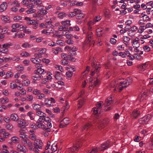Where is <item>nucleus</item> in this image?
I'll use <instances>...</instances> for the list:
<instances>
[{
    "label": "nucleus",
    "mask_w": 153,
    "mask_h": 153,
    "mask_svg": "<svg viewBox=\"0 0 153 153\" xmlns=\"http://www.w3.org/2000/svg\"><path fill=\"white\" fill-rule=\"evenodd\" d=\"M21 25L18 24H13L12 25V29L11 31L12 32H16L17 31V28H19Z\"/></svg>",
    "instance_id": "nucleus-28"
},
{
    "label": "nucleus",
    "mask_w": 153,
    "mask_h": 153,
    "mask_svg": "<svg viewBox=\"0 0 153 153\" xmlns=\"http://www.w3.org/2000/svg\"><path fill=\"white\" fill-rule=\"evenodd\" d=\"M0 50L3 53L7 54L8 53L7 48L6 47H4V44L2 45V47L0 49Z\"/></svg>",
    "instance_id": "nucleus-32"
},
{
    "label": "nucleus",
    "mask_w": 153,
    "mask_h": 153,
    "mask_svg": "<svg viewBox=\"0 0 153 153\" xmlns=\"http://www.w3.org/2000/svg\"><path fill=\"white\" fill-rule=\"evenodd\" d=\"M67 15L65 13L63 12L59 13L58 14V17L60 19H62L66 17Z\"/></svg>",
    "instance_id": "nucleus-36"
},
{
    "label": "nucleus",
    "mask_w": 153,
    "mask_h": 153,
    "mask_svg": "<svg viewBox=\"0 0 153 153\" xmlns=\"http://www.w3.org/2000/svg\"><path fill=\"white\" fill-rule=\"evenodd\" d=\"M19 132V136L20 137L22 138L21 140L22 142L23 143L24 142V141H25L28 139L29 136L28 135L26 134L24 131L22 130H20Z\"/></svg>",
    "instance_id": "nucleus-7"
},
{
    "label": "nucleus",
    "mask_w": 153,
    "mask_h": 153,
    "mask_svg": "<svg viewBox=\"0 0 153 153\" xmlns=\"http://www.w3.org/2000/svg\"><path fill=\"white\" fill-rule=\"evenodd\" d=\"M13 75V74L12 72L10 71H7L6 74V78H5L7 79L11 77Z\"/></svg>",
    "instance_id": "nucleus-51"
},
{
    "label": "nucleus",
    "mask_w": 153,
    "mask_h": 153,
    "mask_svg": "<svg viewBox=\"0 0 153 153\" xmlns=\"http://www.w3.org/2000/svg\"><path fill=\"white\" fill-rule=\"evenodd\" d=\"M22 17L19 16H15L13 18V20L15 22H17L19 20H22Z\"/></svg>",
    "instance_id": "nucleus-48"
},
{
    "label": "nucleus",
    "mask_w": 153,
    "mask_h": 153,
    "mask_svg": "<svg viewBox=\"0 0 153 153\" xmlns=\"http://www.w3.org/2000/svg\"><path fill=\"white\" fill-rule=\"evenodd\" d=\"M18 127L23 128L25 127L26 126H27L28 124L25 125V121L23 119H21L18 122Z\"/></svg>",
    "instance_id": "nucleus-19"
},
{
    "label": "nucleus",
    "mask_w": 153,
    "mask_h": 153,
    "mask_svg": "<svg viewBox=\"0 0 153 153\" xmlns=\"http://www.w3.org/2000/svg\"><path fill=\"white\" fill-rule=\"evenodd\" d=\"M47 73L44 69L39 68V78L45 77Z\"/></svg>",
    "instance_id": "nucleus-13"
},
{
    "label": "nucleus",
    "mask_w": 153,
    "mask_h": 153,
    "mask_svg": "<svg viewBox=\"0 0 153 153\" xmlns=\"http://www.w3.org/2000/svg\"><path fill=\"white\" fill-rule=\"evenodd\" d=\"M147 97L146 96L145 94L143 93L140 94L138 98V100L140 101V102H144L146 100Z\"/></svg>",
    "instance_id": "nucleus-22"
},
{
    "label": "nucleus",
    "mask_w": 153,
    "mask_h": 153,
    "mask_svg": "<svg viewBox=\"0 0 153 153\" xmlns=\"http://www.w3.org/2000/svg\"><path fill=\"white\" fill-rule=\"evenodd\" d=\"M45 114L39 111V128L45 127Z\"/></svg>",
    "instance_id": "nucleus-4"
},
{
    "label": "nucleus",
    "mask_w": 153,
    "mask_h": 153,
    "mask_svg": "<svg viewBox=\"0 0 153 153\" xmlns=\"http://www.w3.org/2000/svg\"><path fill=\"white\" fill-rule=\"evenodd\" d=\"M146 28L145 25H141L139 27V29L138 30V32L140 33H142L143 32L144 30Z\"/></svg>",
    "instance_id": "nucleus-38"
},
{
    "label": "nucleus",
    "mask_w": 153,
    "mask_h": 153,
    "mask_svg": "<svg viewBox=\"0 0 153 153\" xmlns=\"http://www.w3.org/2000/svg\"><path fill=\"white\" fill-rule=\"evenodd\" d=\"M32 5L31 6V8L27 10L26 12L28 14L33 13L35 12V10L32 8Z\"/></svg>",
    "instance_id": "nucleus-56"
},
{
    "label": "nucleus",
    "mask_w": 153,
    "mask_h": 153,
    "mask_svg": "<svg viewBox=\"0 0 153 153\" xmlns=\"http://www.w3.org/2000/svg\"><path fill=\"white\" fill-rule=\"evenodd\" d=\"M38 54L36 53L34 55V57L31 59V60L34 63L36 64V67H38L37 66L38 62Z\"/></svg>",
    "instance_id": "nucleus-23"
},
{
    "label": "nucleus",
    "mask_w": 153,
    "mask_h": 153,
    "mask_svg": "<svg viewBox=\"0 0 153 153\" xmlns=\"http://www.w3.org/2000/svg\"><path fill=\"white\" fill-rule=\"evenodd\" d=\"M7 7V3L3 2L0 5V12H2L6 10Z\"/></svg>",
    "instance_id": "nucleus-24"
},
{
    "label": "nucleus",
    "mask_w": 153,
    "mask_h": 153,
    "mask_svg": "<svg viewBox=\"0 0 153 153\" xmlns=\"http://www.w3.org/2000/svg\"><path fill=\"white\" fill-rule=\"evenodd\" d=\"M65 42L68 45H72L74 43V41L71 39H68L66 40Z\"/></svg>",
    "instance_id": "nucleus-61"
},
{
    "label": "nucleus",
    "mask_w": 153,
    "mask_h": 153,
    "mask_svg": "<svg viewBox=\"0 0 153 153\" xmlns=\"http://www.w3.org/2000/svg\"><path fill=\"white\" fill-rule=\"evenodd\" d=\"M25 35L24 33H16L15 35L13 38H23Z\"/></svg>",
    "instance_id": "nucleus-33"
},
{
    "label": "nucleus",
    "mask_w": 153,
    "mask_h": 153,
    "mask_svg": "<svg viewBox=\"0 0 153 153\" xmlns=\"http://www.w3.org/2000/svg\"><path fill=\"white\" fill-rule=\"evenodd\" d=\"M129 85V82L128 80H126L123 81H120L118 80L115 82H112L110 86L113 88V90L115 91H116L117 88L119 89V91H121L124 87H126Z\"/></svg>",
    "instance_id": "nucleus-1"
},
{
    "label": "nucleus",
    "mask_w": 153,
    "mask_h": 153,
    "mask_svg": "<svg viewBox=\"0 0 153 153\" xmlns=\"http://www.w3.org/2000/svg\"><path fill=\"white\" fill-rule=\"evenodd\" d=\"M20 55L23 57H27L30 55L28 53L25 52L22 53Z\"/></svg>",
    "instance_id": "nucleus-62"
},
{
    "label": "nucleus",
    "mask_w": 153,
    "mask_h": 153,
    "mask_svg": "<svg viewBox=\"0 0 153 153\" xmlns=\"http://www.w3.org/2000/svg\"><path fill=\"white\" fill-rule=\"evenodd\" d=\"M61 56L64 59H70L71 58V56H67V55L65 53H62Z\"/></svg>",
    "instance_id": "nucleus-53"
},
{
    "label": "nucleus",
    "mask_w": 153,
    "mask_h": 153,
    "mask_svg": "<svg viewBox=\"0 0 153 153\" xmlns=\"http://www.w3.org/2000/svg\"><path fill=\"white\" fill-rule=\"evenodd\" d=\"M22 85L28 86L30 84V81L28 79H26L22 81Z\"/></svg>",
    "instance_id": "nucleus-42"
},
{
    "label": "nucleus",
    "mask_w": 153,
    "mask_h": 153,
    "mask_svg": "<svg viewBox=\"0 0 153 153\" xmlns=\"http://www.w3.org/2000/svg\"><path fill=\"white\" fill-rule=\"evenodd\" d=\"M11 120L14 121H17L19 120V118L17 115L16 114H11L10 116Z\"/></svg>",
    "instance_id": "nucleus-27"
},
{
    "label": "nucleus",
    "mask_w": 153,
    "mask_h": 153,
    "mask_svg": "<svg viewBox=\"0 0 153 153\" xmlns=\"http://www.w3.org/2000/svg\"><path fill=\"white\" fill-rule=\"evenodd\" d=\"M134 58H136L137 59H140L141 57V55L138 53H135L134 54Z\"/></svg>",
    "instance_id": "nucleus-63"
},
{
    "label": "nucleus",
    "mask_w": 153,
    "mask_h": 153,
    "mask_svg": "<svg viewBox=\"0 0 153 153\" xmlns=\"http://www.w3.org/2000/svg\"><path fill=\"white\" fill-rule=\"evenodd\" d=\"M98 122V127L102 128H103L107 123L106 120H99Z\"/></svg>",
    "instance_id": "nucleus-17"
},
{
    "label": "nucleus",
    "mask_w": 153,
    "mask_h": 153,
    "mask_svg": "<svg viewBox=\"0 0 153 153\" xmlns=\"http://www.w3.org/2000/svg\"><path fill=\"white\" fill-rule=\"evenodd\" d=\"M109 147L108 142H106L104 143L99 148V150L100 151L104 150Z\"/></svg>",
    "instance_id": "nucleus-26"
},
{
    "label": "nucleus",
    "mask_w": 153,
    "mask_h": 153,
    "mask_svg": "<svg viewBox=\"0 0 153 153\" xmlns=\"http://www.w3.org/2000/svg\"><path fill=\"white\" fill-rule=\"evenodd\" d=\"M45 102L47 106L51 107L55 103V100L53 98L51 97L45 99Z\"/></svg>",
    "instance_id": "nucleus-6"
},
{
    "label": "nucleus",
    "mask_w": 153,
    "mask_h": 153,
    "mask_svg": "<svg viewBox=\"0 0 153 153\" xmlns=\"http://www.w3.org/2000/svg\"><path fill=\"white\" fill-rule=\"evenodd\" d=\"M34 114L32 111H29L27 113V115L29 116L30 119L31 120H33L34 118V116L33 115Z\"/></svg>",
    "instance_id": "nucleus-52"
},
{
    "label": "nucleus",
    "mask_w": 153,
    "mask_h": 153,
    "mask_svg": "<svg viewBox=\"0 0 153 153\" xmlns=\"http://www.w3.org/2000/svg\"><path fill=\"white\" fill-rule=\"evenodd\" d=\"M92 66L93 68H95V70L92 71L91 72V75H93L94 73L97 72H98L101 68V67L100 66H98V64H95V63L94 62L92 64Z\"/></svg>",
    "instance_id": "nucleus-10"
},
{
    "label": "nucleus",
    "mask_w": 153,
    "mask_h": 153,
    "mask_svg": "<svg viewBox=\"0 0 153 153\" xmlns=\"http://www.w3.org/2000/svg\"><path fill=\"white\" fill-rule=\"evenodd\" d=\"M141 112L140 110L138 109L134 110L133 111L131 116L134 118H136L139 117Z\"/></svg>",
    "instance_id": "nucleus-14"
},
{
    "label": "nucleus",
    "mask_w": 153,
    "mask_h": 153,
    "mask_svg": "<svg viewBox=\"0 0 153 153\" xmlns=\"http://www.w3.org/2000/svg\"><path fill=\"white\" fill-rule=\"evenodd\" d=\"M84 103V101L83 99L79 100L78 104V107L79 108H81Z\"/></svg>",
    "instance_id": "nucleus-59"
},
{
    "label": "nucleus",
    "mask_w": 153,
    "mask_h": 153,
    "mask_svg": "<svg viewBox=\"0 0 153 153\" xmlns=\"http://www.w3.org/2000/svg\"><path fill=\"white\" fill-rule=\"evenodd\" d=\"M36 136L34 134L30 135V139L33 140H34L35 142L37 141L36 140Z\"/></svg>",
    "instance_id": "nucleus-54"
},
{
    "label": "nucleus",
    "mask_w": 153,
    "mask_h": 153,
    "mask_svg": "<svg viewBox=\"0 0 153 153\" xmlns=\"http://www.w3.org/2000/svg\"><path fill=\"white\" fill-rule=\"evenodd\" d=\"M8 147L5 145H3L2 146V152H1L3 153H9V152L7 149Z\"/></svg>",
    "instance_id": "nucleus-37"
},
{
    "label": "nucleus",
    "mask_w": 153,
    "mask_h": 153,
    "mask_svg": "<svg viewBox=\"0 0 153 153\" xmlns=\"http://www.w3.org/2000/svg\"><path fill=\"white\" fill-rule=\"evenodd\" d=\"M36 141L34 143V145L33 146L34 148L33 147L32 143L31 141L29 140L28 139L24 141V142L22 143L24 145L28 146L30 150H33L36 153H38V145L37 144L38 141H36Z\"/></svg>",
    "instance_id": "nucleus-2"
},
{
    "label": "nucleus",
    "mask_w": 153,
    "mask_h": 153,
    "mask_svg": "<svg viewBox=\"0 0 153 153\" xmlns=\"http://www.w3.org/2000/svg\"><path fill=\"white\" fill-rule=\"evenodd\" d=\"M40 61V62H42L44 63H45L48 64L49 63L50 61L49 59H47L46 58H43L42 59H39Z\"/></svg>",
    "instance_id": "nucleus-49"
},
{
    "label": "nucleus",
    "mask_w": 153,
    "mask_h": 153,
    "mask_svg": "<svg viewBox=\"0 0 153 153\" xmlns=\"http://www.w3.org/2000/svg\"><path fill=\"white\" fill-rule=\"evenodd\" d=\"M150 115H148L146 117H144L143 118H142L141 119L142 120H144L145 122L148 121L150 119Z\"/></svg>",
    "instance_id": "nucleus-57"
},
{
    "label": "nucleus",
    "mask_w": 153,
    "mask_h": 153,
    "mask_svg": "<svg viewBox=\"0 0 153 153\" xmlns=\"http://www.w3.org/2000/svg\"><path fill=\"white\" fill-rule=\"evenodd\" d=\"M70 22V21L69 20L63 21L61 22V24L64 26H70L71 25Z\"/></svg>",
    "instance_id": "nucleus-40"
},
{
    "label": "nucleus",
    "mask_w": 153,
    "mask_h": 153,
    "mask_svg": "<svg viewBox=\"0 0 153 153\" xmlns=\"http://www.w3.org/2000/svg\"><path fill=\"white\" fill-rule=\"evenodd\" d=\"M113 104V99L112 97L107 98L105 102L104 105L105 106L112 105Z\"/></svg>",
    "instance_id": "nucleus-21"
},
{
    "label": "nucleus",
    "mask_w": 153,
    "mask_h": 153,
    "mask_svg": "<svg viewBox=\"0 0 153 153\" xmlns=\"http://www.w3.org/2000/svg\"><path fill=\"white\" fill-rule=\"evenodd\" d=\"M25 19L27 21V23L29 25H34L33 27V28H36L37 27L38 23L36 21L31 19L28 17H25Z\"/></svg>",
    "instance_id": "nucleus-8"
},
{
    "label": "nucleus",
    "mask_w": 153,
    "mask_h": 153,
    "mask_svg": "<svg viewBox=\"0 0 153 153\" xmlns=\"http://www.w3.org/2000/svg\"><path fill=\"white\" fill-rule=\"evenodd\" d=\"M79 146V143L77 142L72 147L70 148V150L72 152H74L78 150V148Z\"/></svg>",
    "instance_id": "nucleus-25"
},
{
    "label": "nucleus",
    "mask_w": 153,
    "mask_h": 153,
    "mask_svg": "<svg viewBox=\"0 0 153 153\" xmlns=\"http://www.w3.org/2000/svg\"><path fill=\"white\" fill-rule=\"evenodd\" d=\"M62 74L60 72L57 71L55 75V77L56 79H60L61 78Z\"/></svg>",
    "instance_id": "nucleus-43"
},
{
    "label": "nucleus",
    "mask_w": 153,
    "mask_h": 153,
    "mask_svg": "<svg viewBox=\"0 0 153 153\" xmlns=\"http://www.w3.org/2000/svg\"><path fill=\"white\" fill-rule=\"evenodd\" d=\"M69 118H66L64 119L61 122L60 127L61 128L66 126L69 123Z\"/></svg>",
    "instance_id": "nucleus-16"
},
{
    "label": "nucleus",
    "mask_w": 153,
    "mask_h": 153,
    "mask_svg": "<svg viewBox=\"0 0 153 153\" xmlns=\"http://www.w3.org/2000/svg\"><path fill=\"white\" fill-rule=\"evenodd\" d=\"M130 40V38L128 36H124L123 38V42L127 47L129 45Z\"/></svg>",
    "instance_id": "nucleus-18"
},
{
    "label": "nucleus",
    "mask_w": 153,
    "mask_h": 153,
    "mask_svg": "<svg viewBox=\"0 0 153 153\" xmlns=\"http://www.w3.org/2000/svg\"><path fill=\"white\" fill-rule=\"evenodd\" d=\"M65 49L66 50L70 52L69 53L70 54L71 53V52H74L77 50V48L74 46L70 47L68 46H67L65 47Z\"/></svg>",
    "instance_id": "nucleus-15"
},
{
    "label": "nucleus",
    "mask_w": 153,
    "mask_h": 153,
    "mask_svg": "<svg viewBox=\"0 0 153 153\" xmlns=\"http://www.w3.org/2000/svg\"><path fill=\"white\" fill-rule=\"evenodd\" d=\"M33 46V45L30 44L27 42H25L22 45V46L25 48H31Z\"/></svg>",
    "instance_id": "nucleus-39"
},
{
    "label": "nucleus",
    "mask_w": 153,
    "mask_h": 153,
    "mask_svg": "<svg viewBox=\"0 0 153 153\" xmlns=\"http://www.w3.org/2000/svg\"><path fill=\"white\" fill-rule=\"evenodd\" d=\"M53 28H51L50 30V31H49V30L48 29L47 30H42V33L46 34L47 35H50L51 33H53Z\"/></svg>",
    "instance_id": "nucleus-30"
},
{
    "label": "nucleus",
    "mask_w": 153,
    "mask_h": 153,
    "mask_svg": "<svg viewBox=\"0 0 153 153\" xmlns=\"http://www.w3.org/2000/svg\"><path fill=\"white\" fill-rule=\"evenodd\" d=\"M17 150L20 153H26L27 151L25 146L21 144H19L17 145Z\"/></svg>",
    "instance_id": "nucleus-9"
},
{
    "label": "nucleus",
    "mask_w": 153,
    "mask_h": 153,
    "mask_svg": "<svg viewBox=\"0 0 153 153\" xmlns=\"http://www.w3.org/2000/svg\"><path fill=\"white\" fill-rule=\"evenodd\" d=\"M66 29V27L65 26H64L63 25H60L59 27L58 28V30L59 31H60L63 30H64Z\"/></svg>",
    "instance_id": "nucleus-64"
},
{
    "label": "nucleus",
    "mask_w": 153,
    "mask_h": 153,
    "mask_svg": "<svg viewBox=\"0 0 153 153\" xmlns=\"http://www.w3.org/2000/svg\"><path fill=\"white\" fill-rule=\"evenodd\" d=\"M52 126V124L51 123V122H49L45 123V127L41 128V129H43L45 132L44 133V134L45 136H48V132H50V129L51 128Z\"/></svg>",
    "instance_id": "nucleus-5"
},
{
    "label": "nucleus",
    "mask_w": 153,
    "mask_h": 153,
    "mask_svg": "<svg viewBox=\"0 0 153 153\" xmlns=\"http://www.w3.org/2000/svg\"><path fill=\"white\" fill-rule=\"evenodd\" d=\"M98 151V149L97 148H94L91 150H89L87 153H97Z\"/></svg>",
    "instance_id": "nucleus-47"
},
{
    "label": "nucleus",
    "mask_w": 153,
    "mask_h": 153,
    "mask_svg": "<svg viewBox=\"0 0 153 153\" xmlns=\"http://www.w3.org/2000/svg\"><path fill=\"white\" fill-rule=\"evenodd\" d=\"M39 58L42 57H45V53L46 51V49L45 48H41L39 50Z\"/></svg>",
    "instance_id": "nucleus-20"
},
{
    "label": "nucleus",
    "mask_w": 153,
    "mask_h": 153,
    "mask_svg": "<svg viewBox=\"0 0 153 153\" xmlns=\"http://www.w3.org/2000/svg\"><path fill=\"white\" fill-rule=\"evenodd\" d=\"M39 20L42 19L43 16L46 14L47 11L44 9L43 4H42L44 3V1L39 0Z\"/></svg>",
    "instance_id": "nucleus-3"
},
{
    "label": "nucleus",
    "mask_w": 153,
    "mask_h": 153,
    "mask_svg": "<svg viewBox=\"0 0 153 153\" xmlns=\"http://www.w3.org/2000/svg\"><path fill=\"white\" fill-rule=\"evenodd\" d=\"M11 140L14 143H19L20 141L19 139L15 136L11 138Z\"/></svg>",
    "instance_id": "nucleus-41"
},
{
    "label": "nucleus",
    "mask_w": 153,
    "mask_h": 153,
    "mask_svg": "<svg viewBox=\"0 0 153 153\" xmlns=\"http://www.w3.org/2000/svg\"><path fill=\"white\" fill-rule=\"evenodd\" d=\"M45 147L44 146V144L41 140H39V149H44Z\"/></svg>",
    "instance_id": "nucleus-55"
},
{
    "label": "nucleus",
    "mask_w": 153,
    "mask_h": 153,
    "mask_svg": "<svg viewBox=\"0 0 153 153\" xmlns=\"http://www.w3.org/2000/svg\"><path fill=\"white\" fill-rule=\"evenodd\" d=\"M6 128L8 130H13V125L10 123L7 124L5 125Z\"/></svg>",
    "instance_id": "nucleus-44"
},
{
    "label": "nucleus",
    "mask_w": 153,
    "mask_h": 153,
    "mask_svg": "<svg viewBox=\"0 0 153 153\" xmlns=\"http://www.w3.org/2000/svg\"><path fill=\"white\" fill-rule=\"evenodd\" d=\"M1 19L3 21L7 23H9L11 22L9 17L7 16L1 15Z\"/></svg>",
    "instance_id": "nucleus-29"
},
{
    "label": "nucleus",
    "mask_w": 153,
    "mask_h": 153,
    "mask_svg": "<svg viewBox=\"0 0 153 153\" xmlns=\"http://www.w3.org/2000/svg\"><path fill=\"white\" fill-rule=\"evenodd\" d=\"M11 59L13 61L17 62L20 60V58L19 56H14L11 57Z\"/></svg>",
    "instance_id": "nucleus-50"
},
{
    "label": "nucleus",
    "mask_w": 153,
    "mask_h": 153,
    "mask_svg": "<svg viewBox=\"0 0 153 153\" xmlns=\"http://www.w3.org/2000/svg\"><path fill=\"white\" fill-rule=\"evenodd\" d=\"M97 35L98 36H101L103 33V29L102 28H98L97 29Z\"/></svg>",
    "instance_id": "nucleus-34"
},
{
    "label": "nucleus",
    "mask_w": 153,
    "mask_h": 153,
    "mask_svg": "<svg viewBox=\"0 0 153 153\" xmlns=\"http://www.w3.org/2000/svg\"><path fill=\"white\" fill-rule=\"evenodd\" d=\"M91 126L90 123H88L86 124L82 128V131L87 130Z\"/></svg>",
    "instance_id": "nucleus-35"
},
{
    "label": "nucleus",
    "mask_w": 153,
    "mask_h": 153,
    "mask_svg": "<svg viewBox=\"0 0 153 153\" xmlns=\"http://www.w3.org/2000/svg\"><path fill=\"white\" fill-rule=\"evenodd\" d=\"M103 103L102 101L100 102H97L96 104V106L97 108H100L102 107L103 106Z\"/></svg>",
    "instance_id": "nucleus-58"
},
{
    "label": "nucleus",
    "mask_w": 153,
    "mask_h": 153,
    "mask_svg": "<svg viewBox=\"0 0 153 153\" xmlns=\"http://www.w3.org/2000/svg\"><path fill=\"white\" fill-rule=\"evenodd\" d=\"M57 149V144L54 143L51 146V150L52 152H55Z\"/></svg>",
    "instance_id": "nucleus-45"
},
{
    "label": "nucleus",
    "mask_w": 153,
    "mask_h": 153,
    "mask_svg": "<svg viewBox=\"0 0 153 153\" xmlns=\"http://www.w3.org/2000/svg\"><path fill=\"white\" fill-rule=\"evenodd\" d=\"M140 39L137 37L135 38L132 42L133 47L138 48L140 45Z\"/></svg>",
    "instance_id": "nucleus-12"
},
{
    "label": "nucleus",
    "mask_w": 153,
    "mask_h": 153,
    "mask_svg": "<svg viewBox=\"0 0 153 153\" xmlns=\"http://www.w3.org/2000/svg\"><path fill=\"white\" fill-rule=\"evenodd\" d=\"M148 66V64L146 63H144L140 66L139 68L143 71L145 70L146 68H147Z\"/></svg>",
    "instance_id": "nucleus-46"
},
{
    "label": "nucleus",
    "mask_w": 153,
    "mask_h": 153,
    "mask_svg": "<svg viewBox=\"0 0 153 153\" xmlns=\"http://www.w3.org/2000/svg\"><path fill=\"white\" fill-rule=\"evenodd\" d=\"M0 102L3 104L7 103L9 102V100L7 97H2L0 98Z\"/></svg>",
    "instance_id": "nucleus-31"
},
{
    "label": "nucleus",
    "mask_w": 153,
    "mask_h": 153,
    "mask_svg": "<svg viewBox=\"0 0 153 153\" xmlns=\"http://www.w3.org/2000/svg\"><path fill=\"white\" fill-rule=\"evenodd\" d=\"M16 69L19 71H22L24 70V67L22 65H19L17 66Z\"/></svg>",
    "instance_id": "nucleus-60"
},
{
    "label": "nucleus",
    "mask_w": 153,
    "mask_h": 153,
    "mask_svg": "<svg viewBox=\"0 0 153 153\" xmlns=\"http://www.w3.org/2000/svg\"><path fill=\"white\" fill-rule=\"evenodd\" d=\"M93 36V34L92 33L91 31H89L87 35V43L89 44L90 45L91 44V40L92 39V37ZM93 41L92 42L93 43Z\"/></svg>",
    "instance_id": "nucleus-11"
}]
</instances>
